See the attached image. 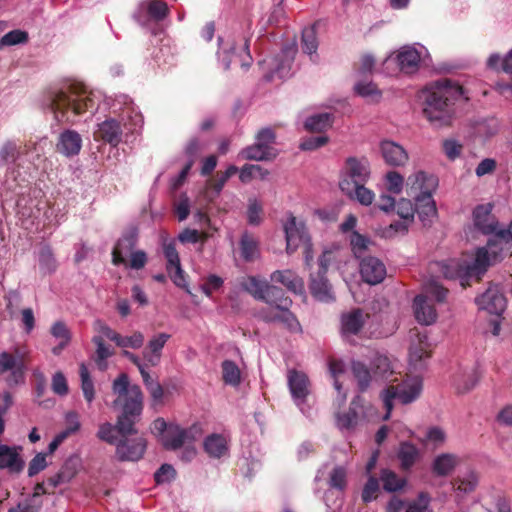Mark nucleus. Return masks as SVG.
<instances>
[{
  "label": "nucleus",
  "mask_w": 512,
  "mask_h": 512,
  "mask_svg": "<svg viewBox=\"0 0 512 512\" xmlns=\"http://www.w3.org/2000/svg\"><path fill=\"white\" fill-rule=\"evenodd\" d=\"M203 449L210 458L220 459L229 451L228 440L222 434L212 433L204 439Z\"/></svg>",
  "instance_id": "obj_27"
},
{
  "label": "nucleus",
  "mask_w": 512,
  "mask_h": 512,
  "mask_svg": "<svg viewBox=\"0 0 512 512\" xmlns=\"http://www.w3.org/2000/svg\"><path fill=\"white\" fill-rule=\"evenodd\" d=\"M379 493L380 485L378 479L374 476H370L362 489V501L365 504H368L371 501L376 500L378 498Z\"/></svg>",
  "instance_id": "obj_58"
},
{
  "label": "nucleus",
  "mask_w": 512,
  "mask_h": 512,
  "mask_svg": "<svg viewBox=\"0 0 512 512\" xmlns=\"http://www.w3.org/2000/svg\"><path fill=\"white\" fill-rule=\"evenodd\" d=\"M422 379L419 376L408 377L400 383L389 385L383 392V403L386 413L384 420L390 418L393 410V400L399 401L401 404H409L419 398L422 392Z\"/></svg>",
  "instance_id": "obj_5"
},
{
  "label": "nucleus",
  "mask_w": 512,
  "mask_h": 512,
  "mask_svg": "<svg viewBox=\"0 0 512 512\" xmlns=\"http://www.w3.org/2000/svg\"><path fill=\"white\" fill-rule=\"evenodd\" d=\"M493 205L491 203L481 204L473 210V222L475 227L483 234L494 233L498 227V221L492 214Z\"/></svg>",
  "instance_id": "obj_19"
},
{
  "label": "nucleus",
  "mask_w": 512,
  "mask_h": 512,
  "mask_svg": "<svg viewBox=\"0 0 512 512\" xmlns=\"http://www.w3.org/2000/svg\"><path fill=\"white\" fill-rule=\"evenodd\" d=\"M26 146H21L14 141H6L0 147V165L14 164L25 153Z\"/></svg>",
  "instance_id": "obj_38"
},
{
  "label": "nucleus",
  "mask_w": 512,
  "mask_h": 512,
  "mask_svg": "<svg viewBox=\"0 0 512 512\" xmlns=\"http://www.w3.org/2000/svg\"><path fill=\"white\" fill-rule=\"evenodd\" d=\"M370 239L366 236L354 231L350 238V244L352 246V251L357 258L364 257L363 254L367 250L368 245L370 244Z\"/></svg>",
  "instance_id": "obj_59"
},
{
  "label": "nucleus",
  "mask_w": 512,
  "mask_h": 512,
  "mask_svg": "<svg viewBox=\"0 0 512 512\" xmlns=\"http://www.w3.org/2000/svg\"><path fill=\"white\" fill-rule=\"evenodd\" d=\"M380 479L383 483V489L387 492H397L404 488L406 479L399 477L394 471L382 469Z\"/></svg>",
  "instance_id": "obj_48"
},
{
  "label": "nucleus",
  "mask_w": 512,
  "mask_h": 512,
  "mask_svg": "<svg viewBox=\"0 0 512 512\" xmlns=\"http://www.w3.org/2000/svg\"><path fill=\"white\" fill-rule=\"evenodd\" d=\"M459 463V458L450 453L438 455L432 465V470L437 476L449 475Z\"/></svg>",
  "instance_id": "obj_37"
},
{
  "label": "nucleus",
  "mask_w": 512,
  "mask_h": 512,
  "mask_svg": "<svg viewBox=\"0 0 512 512\" xmlns=\"http://www.w3.org/2000/svg\"><path fill=\"white\" fill-rule=\"evenodd\" d=\"M103 337L105 336L102 334L94 336L92 339L93 343L97 347L94 360L100 370H105L107 368L106 359L112 355L109 347L105 345Z\"/></svg>",
  "instance_id": "obj_51"
},
{
  "label": "nucleus",
  "mask_w": 512,
  "mask_h": 512,
  "mask_svg": "<svg viewBox=\"0 0 512 512\" xmlns=\"http://www.w3.org/2000/svg\"><path fill=\"white\" fill-rule=\"evenodd\" d=\"M79 373L81 378V389L84 398L86 399L87 402L91 403L95 397L94 384L90 377L88 368L84 363H81Z\"/></svg>",
  "instance_id": "obj_56"
},
{
  "label": "nucleus",
  "mask_w": 512,
  "mask_h": 512,
  "mask_svg": "<svg viewBox=\"0 0 512 512\" xmlns=\"http://www.w3.org/2000/svg\"><path fill=\"white\" fill-rule=\"evenodd\" d=\"M286 251L288 254L295 252L302 244L311 240L303 221L298 220L293 214H289L284 224Z\"/></svg>",
  "instance_id": "obj_10"
},
{
  "label": "nucleus",
  "mask_w": 512,
  "mask_h": 512,
  "mask_svg": "<svg viewBox=\"0 0 512 512\" xmlns=\"http://www.w3.org/2000/svg\"><path fill=\"white\" fill-rule=\"evenodd\" d=\"M237 172L238 168L234 165H230L226 171L217 172L215 177L208 181V187L211 188L216 194H219L228 179L235 175Z\"/></svg>",
  "instance_id": "obj_55"
},
{
  "label": "nucleus",
  "mask_w": 512,
  "mask_h": 512,
  "mask_svg": "<svg viewBox=\"0 0 512 512\" xmlns=\"http://www.w3.org/2000/svg\"><path fill=\"white\" fill-rule=\"evenodd\" d=\"M135 434H118L116 440L110 445L116 446L115 456L121 461L136 462L143 458L147 448V441L142 436H134Z\"/></svg>",
  "instance_id": "obj_8"
},
{
  "label": "nucleus",
  "mask_w": 512,
  "mask_h": 512,
  "mask_svg": "<svg viewBox=\"0 0 512 512\" xmlns=\"http://www.w3.org/2000/svg\"><path fill=\"white\" fill-rule=\"evenodd\" d=\"M487 66L497 72L512 74V49L503 57L496 53L491 54L487 60Z\"/></svg>",
  "instance_id": "obj_49"
},
{
  "label": "nucleus",
  "mask_w": 512,
  "mask_h": 512,
  "mask_svg": "<svg viewBox=\"0 0 512 512\" xmlns=\"http://www.w3.org/2000/svg\"><path fill=\"white\" fill-rule=\"evenodd\" d=\"M328 370L330 376L333 378V386L337 391V396L335 399V403L338 407H341L347 399V393L343 391V387L341 382L338 380V377L342 375L345 371V364L341 359H337L334 357L328 358Z\"/></svg>",
  "instance_id": "obj_28"
},
{
  "label": "nucleus",
  "mask_w": 512,
  "mask_h": 512,
  "mask_svg": "<svg viewBox=\"0 0 512 512\" xmlns=\"http://www.w3.org/2000/svg\"><path fill=\"white\" fill-rule=\"evenodd\" d=\"M16 355L8 352L0 353V374L10 371V375L6 381L9 386L17 385L24 381V362L23 356L19 354V350L15 351Z\"/></svg>",
  "instance_id": "obj_11"
},
{
  "label": "nucleus",
  "mask_w": 512,
  "mask_h": 512,
  "mask_svg": "<svg viewBox=\"0 0 512 512\" xmlns=\"http://www.w3.org/2000/svg\"><path fill=\"white\" fill-rule=\"evenodd\" d=\"M241 257L246 262L254 261L259 255V242L249 232H244L241 236L240 242Z\"/></svg>",
  "instance_id": "obj_39"
},
{
  "label": "nucleus",
  "mask_w": 512,
  "mask_h": 512,
  "mask_svg": "<svg viewBox=\"0 0 512 512\" xmlns=\"http://www.w3.org/2000/svg\"><path fill=\"white\" fill-rule=\"evenodd\" d=\"M141 6L149 17L157 22L164 20L170 12L168 5L160 0H146Z\"/></svg>",
  "instance_id": "obj_45"
},
{
  "label": "nucleus",
  "mask_w": 512,
  "mask_h": 512,
  "mask_svg": "<svg viewBox=\"0 0 512 512\" xmlns=\"http://www.w3.org/2000/svg\"><path fill=\"white\" fill-rule=\"evenodd\" d=\"M386 180V188L389 192L393 194H400L403 189L404 178L403 176L396 172L390 171L385 175Z\"/></svg>",
  "instance_id": "obj_61"
},
{
  "label": "nucleus",
  "mask_w": 512,
  "mask_h": 512,
  "mask_svg": "<svg viewBox=\"0 0 512 512\" xmlns=\"http://www.w3.org/2000/svg\"><path fill=\"white\" fill-rule=\"evenodd\" d=\"M487 245L477 249L476 268H480V273L484 274L488 267L502 261L509 253L512 243L506 240L498 229L490 234Z\"/></svg>",
  "instance_id": "obj_7"
},
{
  "label": "nucleus",
  "mask_w": 512,
  "mask_h": 512,
  "mask_svg": "<svg viewBox=\"0 0 512 512\" xmlns=\"http://www.w3.org/2000/svg\"><path fill=\"white\" fill-rule=\"evenodd\" d=\"M333 116L330 113H319L308 117L304 127L310 132H324L332 126Z\"/></svg>",
  "instance_id": "obj_44"
},
{
  "label": "nucleus",
  "mask_w": 512,
  "mask_h": 512,
  "mask_svg": "<svg viewBox=\"0 0 512 512\" xmlns=\"http://www.w3.org/2000/svg\"><path fill=\"white\" fill-rule=\"evenodd\" d=\"M222 377L226 384L236 386L240 383L241 374L238 366L232 360H224L222 362Z\"/></svg>",
  "instance_id": "obj_54"
},
{
  "label": "nucleus",
  "mask_w": 512,
  "mask_h": 512,
  "mask_svg": "<svg viewBox=\"0 0 512 512\" xmlns=\"http://www.w3.org/2000/svg\"><path fill=\"white\" fill-rule=\"evenodd\" d=\"M329 484L332 488L343 490L346 487V470L344 467L337 466L330 473Z\"/></svg>",
  "instance_id": "obj_63"
},
{
  "label": "nucleus",
  "mask_w": 512,
  "mask_h": 512,
  "mask_svg": "<svg viewBox=\"0 0 512 512\" xmlns=\"http://www.w3.org/2000/svg\"><path fill=\"white\" fill-rule=\"evenodd\" d=\"M476 303L479 309L496 316H500L506 308V298L497 286L489 287L481 296L476 298Z\"/></svg>",
  "instance_id": "obj_16"
},
{
  "label": "nucleus",
  "mask_w": 512,
  "mask_h": 512,
  "mask_svg": "<svg viewBox=\"0 0 512 512\" xmlns=\"http://www.w3.org/2000/svg\"><path fill=\"white\" fill-rule=\"evenodd\" d=\"M366 324L379 325L383 324V322H342V337L349 342H353V336L364 338Z\"/></svg>",
  "instance_id": "obj_47"
},
{
  "label": "nucleus",
  "mask_w": 512,
  "mask_h": 512,
  "mask_svg": "<svg viewBox=\"0 0 512 512\" xmlns=\"http://www.w3.org/2000/svg\"><path fill=\"white\" fill-rule=\"evenodd\" d=\"M301 48L304 53L312 55L317 52L318 38H317V25L305 27L302 30Z\"/></svg>",
  "instance_id": "obj_46"
},
{
  "label": "nucleus",
  "mask_w": 512,
  "mask_h": 512,
  "mask_svg": "<svg viewBox=\"0 0 512 512\" xmlns=\"http://www.w3.org/2000/svg\"><path fill=\"white\" fill-rule=\"evenodd\" d=\"M380 151L384 162L389 166L400 167L408 162L407 151L396 142L383 140L380 143Z\"/></svg>",
  "instance_id": "obj_20"
},
{
  "label": "nucleus",
  "mask_w": 512,
  "mask_h": 512,
  "mask_svg": "<svg viewBox=\"0 0 512 512\" xmlns=\"http://www.w3.org/2000/svg\"><path fill=\"white\" fill-rule=\"evenodd\" d=\"M81 147V135L74 130H65L62 132L56 144L57 151L67 157L78 155Z\"/></svg>",
  "instance_id": "obj_22"
},
{
  "label": "nucleus",
  "mask_w": 512,
  "mask_h": 512,
  "mask_svg": "<svg viewBox=\"0 0 512 512\" xmlns=\"http://www.w3.org/2000/svg\"><path fill=\"white\" fill-rule=\"evenodd\" d=\"M122 134V123L117 119L109 118L97 125L93 137L95 141H102L112 147H117L122 141Z\"/></svg>",
  "instance_id": "obj_15"
},
{
  "label": "nucleus",
  "mask_w": 512,
  "mask_h": 512,
  "mask_svg": "<svg viewBox=\"0 0 512 512\" xmlns=\"http://www.w3.org/2000/svg\"><path fill=\"white\" fill-rule=\"evenodd\" d=\"M309 291L317 301L324 303L335 301L333 287L326 274L311 273L309 279Z\"/></svg>",
  "instance_id": "obj_17"
},
{
  "label": "nucleus",
  "mask_w": 512,
  "mask_h": 512,
  "mask_svg": "<svg viewBox=\"0 0 512 512\" xmlns=\"http://www.w3.org/2000/svg\"><path fill=\"white\" fill-rule=\"evenodd\" d=\"M415 213L418 214L420 221L424 226L430 225L433 218L437 215V208L433 200L432 193L416 196Z\"/></svg>",
  "instance_id": "obj_25"
},
{
  "label": "nucleus",
  "mask_w": 512,
  "mask_h": 512,
  "mask_svg": "<svg viewBox=\"0 0 512 512\" xmlns=\"http://www.w3.org/2000/svg\"><path fill=\"white\" fill-rule=\"evenodd\" d=\"M412 308L415 314V320H436L437 314L434 306L423 295H418L413 299Z\"/></svg>",
  "instance_id": "obj_36"
},
{
  "label": "nucleus",
  "mask_w": 512,
  "mask_h": 512,
  "mask_svg": "<svg viewBox=\"0 0 512 512\" xmlns=\"http://www.w3.org/2000/svg\"><path fill=\"white\" fill-rule=\"evenodd\" d=\"M362 401V397L358 395L353 398L348 411L336 414L337 425L339 428L349 430L357 425L359 419L357 409L362 407Z\"/></svg>",
  "instance_id": "obj_32"
},
{
  "label": "nucleus",
  "mask_w": 512,
  "mask_h": 512,
  "mask_svg": "<svg viewBox=\"0 0 512 512\" xmlns=\"http://www.w3.org/2000/svg\"><path fill=\"white\" fill-rule=\"evenodd\" d=\"M421 57L415 48L406 47L399 51L397 62L400 70L406 74L417 71Z\"/></svg>",
  "instance_id": "obj_34"
},
{
  "label": "nucleus",
  "mask_w": 512,
  "mask_h": 512,
  "mask_svg": "<svg viewBox=\"0 0 512 512\" xmlns=\"http://www.w3.org/2000/svg\"><path fill=\"white\" fill-rule=\"evenodd\" d=\"M407 194L416 199V196L432 193L438 186V179L424 171H418L407 179Z\"/></svg>",
  "instance_id": "obj_14"
},
{
  "label": "nucleus",
  "mask_w": 512,
  "mask_h": 512,
  "mask_svg": "<svg viewBox=\"0 0 512 512\" xmlns=\"http://www.w3.org/2000/svg\"><path fill=\"white\" fill-rule=\"evenodd\" d=\"M51 334L59 340V344L52 349L53 354L59 355L61 351L69 344L71 334L64 322H55L51 328Z\"/></svg>",
  "instance_id": "obj_50"
},
{
  "label": "nucleus",
  "mask_w": 512,
  "mask_h": 512,
  "mask_svg": "<svg viewBox=\"0 0 512 512\" xmlns=\"http://www.w3.org/2000/svg\"><path fill=\"white\" fill-rule=\"evenodd\" d=\"M112 391L117 395L113 407H120L122 411L114 425L105 422L99 426L97 437L106 443H114L116 433L137 434L136 423L143 411L144 395L142 390L137 384L130 385L126 373H121L113 381Z\"/></svg>",
  "instance_id": "obj_1"
},
{
  "label": "nucleus",
  "mask_w": 512,
  "mask_h": 512,
  "mask_svg": "<svg viewBox=\"0 0 512 512\" xmlns=\"http://www.w3.org/2000/svg\"><path fill=\"white\" fill-rule=\"evenodd\" d=\"M240 156L246 160L267 161L276 158L277 151L274 147H267L256 141L253 145L244 148Z\"/></svg>",
  "instance_id": "obj_31"
},
{
  "label": "nucleus",
  "mask_w": 512,
  "mask_h": 512,
  "mask_svg": "<svg viewBox=\"0 0 512 512\" xmlns=\"http://www.w3.org/2000/svg\"><path fill=\"white\" fill-rule=\"evenodd\" d=\"M419 326L410 330L412 343L409 349V363L420 372L427 367L428 360L432 357V345L429 341L428 326L433 322H418Z\"/></svg>",
  "instance_id": "obj_6"
},
{
  "label": "nucleus",
  "mask_w": 512,
  "mask_h": 512,
  "mask_svg": "<svg viewBox=\"0 0 512 512\" xmlns=\"http://www.w3.org/2000/svg\"><path fill=\"white\" fill-rule=\"evenodd\" d=\"M371 368L374 378L388 380L389 377L393 374L389 358L383 355H378L373 359Z\"/></svg>",
  "instance_id": "obj_52"
},
{
  "label": "nucleus",
  "mask_w": 512,
  "mask_h": 512,
  "mask_svg": "<svg viewBox=\"0 0 512 512\" xmlns=\"http://www.w3.org/2000/svg\"><path fill=\"white\" fill-rule=\"evenodd\" d=\"M362 280L370 285L381 283L386 277L385 264L377 257L364 256L359 263Z\"/></svg>",
  "instance_id": "obj_13"
},
{
  "label": "nucleus",
  "mask_w": 512,
  "mask_h": 512,
  "mask_svg": "<svg viewBox=\"0 0 512 512\" xmlns=\"http://www.w3.org/2000/svg\"><path fill=\"white\" fill-rule=\"evenodd\" d=\"M29 39L26 31L15 29L0 38V50L7 46L27 43Z\"/></svg>",
  "instance_id": "obj_57"
},
{
  "label": "nucleus",
  "mask_w": 512,
  "mask_h": 512,
  "mask_svg": "<svg viewBox=\"0 0 512 512\" xmlns=\"http://www.w3.org/2000/svg\"><path fill=\"white\" fill-rule=\"evenodd\" d=\"M478 379L475 369L459 371L453 376V385L458 393H466L475 387Z\"/></svg>",
  "instance_id": "obj_35"
},
{
  "label": "nucleus",
  "mask_w": 512,
  "mask_h": 512,
  "mask_svg": "<svg viewBox=\"0 0 512 512\" xmlns=\"http://www.w3.org/2000/svg\"><path fill=\"white\" fill-rule=\"evenodd\" d=\"M353 89L356 95L363 98H367L369 96H381V92L372 81H358L355 83Z\"/></svg>",
  "instance_id": "obj_60"
},
{
  "label": "nucleus",
  "mask_w": 512,
  "mask_h": 512,
  "mask_svg": "<svg viewBox=\"0 0 512 512\" xmlns=\"http://www.w3.org/2000/svg\"><path fill=\"white\" fill-rule=\"evenodd\" d=\"M396 322H383V324H366L364 338H383L392 334L396 329Z\"/></svg>",
  "instance_id": "obj_53"
},
{
  "label": "nucleus",
  "mask_w": 512,
  "mask_h": 512,
  "mask_svg": "<svg viewBox=\"0 0 512 512\" xmlns=\"http://www.w3.org/2000/svg\"><path fill=\"white\" fill-rule=\"evenodd\" d=\"M237 285L255 299L262 300L283 313L274 320H296V315L290 311L292 300L285 296L281 288L261 281L255 276H242L237 279Z\"/></svg>",
  "instance_id": "obj_4"
},
{
  "label": "nucleus",
  "mask_w": 512,
  "mask_h": 512,
  "mask_svg": "<svg viewBox=\"0 0 512 512\" xmlns=\"http://www.w3.org/2000/svg\"><path fill=\"white\" fill-rule=\"evenodd\" d=\"M137 243L136 230H130L123 234L112 250V262L114 265L125 264V254L132 253Z\"/></svg>",
  "instance_id": "obj_24"
},
{
  "label": "nucleus",
  "mask_w": 512,
  "mask_h": 512,
  "mask_svg": "<svg viewBox=\"0 0 512 512\" xmlns=\"http://www.w3.org/2000/svg\"><path fill=\"white\" fill-rule=\"evenodd\" d=\"M287 381L290 393L297 404L305 402L310 393L308 376L302 371L291 369L288 371Z\"/></svg>",
  "instance_id": "obj_18"
},
{
  "label": "nucleus",
  "mask_w": 512,
  "mask_h": 512,
  "mask_svg": "<svg viewBox=\"0 0 512 512\" xmlns=\"http://www.w3.org/2000/svg\"><path fill=\"white\" fill-rule=\"evenodd\" d=\"M395 207L397 209V214L401 219L408 220L409 222L413 221L415 214V204H413L411 200L402 198L399 200Z\"/></svg>",
  "instance_id": "obj_62"
},
{
  "label": "nucleus",
  "mask_w": 512,
  "mask_h": 512,
  "mask_svg": "<svg viewBox=\"0 0 512 512\" xmlns=\"http://www.w3.org/2000/svg\"><path fill=\"white\" fill-rule=\"evenodd\" d=\"M341 191L350 199L357 200L362 205H370L374 200V193L365 187V184H350L348 181H340Z\"/></svg>",
  "instance_id": "obj_29"
},
{
  "label": "nucleus",
  "mask_w": 512,
  "mask_h": 512,
  "mask_svg": "<svg viewBox=\"0 0 512 512\" xmlns=\"http://www.w3.org/2000/svg\"><path fill=\"white\" fill-rule=\"evenodd\" d=\"M419 456L417 447L409 442L400 444L397 457L403 470H409L416 462Z\"/></svg>",
  "instance_id": "obj_42"
},
{
  "label": "nucleus",
  "mask_w": 512,
  "mask_h": 512,
  "mask_svg": "<svg viewBox=\"0 0 512 512\" xmlns=\"http://www.w3.org/2000/svg\"><path fill=\"white\" fill-rule=\"evenodd\" d=\"M271 280L282 284L294 294L303 295L305 293L303 279L292 270H276L271 274Z\"/></svg>",
  "instance_id": "obj_23"
},
{
  "label": "nucleus",
  "mask_w": 512,
  "mask_h": 512,
  "mask_svg": "<svg viewBox=\"0 0 512 512\" xmlns=\"http://www.w3.org/2000/svg\"><path fill=\"white\" fill-rule=\"evenodd\" d=\"M185 443L184 428L178 425L169 426L167 432L162 437V444L167 450H177L181 448Z\"/></svg>",
  "instance_id": "obj_40"
},
{
  "label": "nucleus",
  "mask_w": 512,
  "mask_h": 512,
  "mask_svg": "<svg viewBox=\"0 0 512 512\" xmlns=\"http://www.w3.org/2000/svg\"><path fill=\"white\" fill-rule=\"evenodd\" d=\"M435 265L445 278L461 279V285L463 287H465L469 278L476 277V280L479 281L483 275L480 273V268H476V258L471 264L461 259H449L437 262Z\"/></svg>",
  "instance_id": "obj_9"
},
{
  "label": "nucleus",
  "mask_w": 512,
  "mask_h": 512,
  "mask_svg": "<svg viewBox=\"0 0 512 512\" xmlns=\"http://www.w3.org/2000/svg\"><path fill=\"white\" fill-rule=\"evenodd\" d=\"M100 331L105 338L114 341L119 347L137 349L144 343V336L140 332H135L130 336H122L105 325L101 326Z\"/></svg>",
  "instance_id": "obj_26"
},
{
  "label": "nucleus",
  "mask_w": 512,
  "mask_h": 512,
  "mask_svg": "<svg viewBox=\"0 0 512 512\" xmlns=\"http://www.w3.org/2000/svg\"><path fill=\"white\" fill-rule=\"evenodd\" d=\"M48 100L55 119L60 123H73L74 117L96 109L91 93L79 83L51 91Z\"/></svg>",
  "instance_id": "obj_3"
},
{
  "label": "nucleus",
  "mask_w": 512,
  "mask_h": 512,
  "mask_svg": "<svg viewBox=\"0 0 512 512\" xmlns=\"http://www.w3.org/2000/svg\"><path fill=\"white\" fill-rule=\"evenodd\" d=\"M2 433L3 427L0 424V435ZM24 466L25 463L16 447L0 444V469H7L11 474H19L23 471Z\"/></svg>",
  "instance_id": "obj_21"
},
{
  "label": "nucleus",
  "mask_w": 512,
  "mask_h": 512,
  "mask_svg": "<svg viewBox=\"0 0 512 512\" xmlns=\"http://www.w3.org/2000/svg\"><path fill=\"white\" fill-rule=\"evenodd\" d=\"M351 371L357 381L358 390L360 392H365L372 379L370 369L363 362L352 361Z\"/></svg>",
  "instance_id": "obj_43"
},
{
  "label": "nucleus",
  "mask_w": 512,
  "mask_h": 512,
  "mask_svg": "<svg viewBox=\"0 0 512 512\" xmlns=\"http://www.w3.org/2000/svg\"><path fill=\"white\" fill-rule=\"evenodd\" d=\"M170 337V334L159 333L149 340L143 351V356L151 366H156L159 363L161 351Z\"/></svg>",
  "instance_id": "obj_30"
},
{
  "label": "nucleus",
  "mask_w": 512,
  "mask_h": 512,
  "mask_svg": "<svg viewBox=\"0 0 512 512\" xmlns=\"http://www.w3.org/2000/svg\"><path fill=\"white\" fill-rule=\"evenodd\" d=\"M423 115L437 127L448 126L453 117V105L463 98L469 101L466 89L450 79H441L427 86L423 91Z\"/></svg>",
  "instance_id": "obj_2"
},
{
  "label": "nucleus",
  "mask_w": 512,
  "mask_h": 512,
  "mask_svg": "<svg viewBox=\"0 0 512 512\" xmlns=\"http://www.w3.org/2000/svg\"><path fill=\"white\" fill-rule=\"evenodd\" d=\"M5 299L6 309L8 310L9 316L12 319H18L21 317V320H34V314L31 308L21 309V297L18 292H9Z\"/></svg>",
  "instance_id": "obj_33"
},
{
  "label": "nucleus",
  "mask_w": 512,
  "mask_h": 512,
  "mask_svg": "<svg viewBox=\"0 0 512 512\" xmlns=\"http://www.w3.org/2000/svg\"><path fill=\"white\" fill-rule=\"evenodd\" d=\"M370 177V166L366 158L349 157L345 161L342 179L350 184H365Z\"/></svg>",
  "instance_id": "obj_12"
},
{
  "label": "nucleus",
  "mask_w": 512,
  "mask_h": 512,
  "mask_svg": "<svg viewBox=\"0 0 512 512\" xmlns=\"http://www.w3.org/2000/svg\"><path fill=\"white\" fill-rule=\"evenodd\" d=\"M168 275L173 283L180 288H187L186 276L181 267V264H175L171 267H166Z\"/></svg>",
  "instance_id": "obj_64"
},
{
  "label": "nucleus",
  "mask_w": 512,
  "mask_h": 512,
  "mask_svg": "<svg viewBox=\"0 0 512 512\" xmlns=\"http://www.w3.org/2000/svg\"><path fill=\"white\" fill-rule=\"evenodd\" d=\"M38 263L41 272L44 274H52L56 271L58 264L50 245H41L38 252Z\"/></svg>",
  "instance_id": "obj_41"
}]
</instances>
